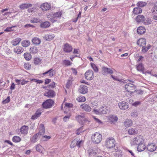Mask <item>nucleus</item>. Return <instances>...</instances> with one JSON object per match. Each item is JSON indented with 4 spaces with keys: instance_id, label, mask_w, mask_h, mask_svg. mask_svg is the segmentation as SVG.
Returning a JSON list of instances; mask_svg holds the SVG:
<instances>
[{
    "instance_id": "6e6552de",
    "label": "nucleus",
    "mask_w": 157,
    "mask_h": 157,
    "mask_svg": "<svg viewBox=\"0 0 157 157\" xmlns=\"http://www.w3.org/2000/svg\"><path fill=\"white\" fill-rule=\"evenodd\" d=\"M119 108L121 109L124 110L129 108L128 104L124 101H122L118 103Z\"/></svg>"
},
{
    "instance_id": "6e6d98bb",
    "label": "nucleus",
    "mask_w": 157,
    "mask_h": 157,
    "mask_svg": "<svg viewBox=\"0 0 157 157\" xmlns=\"http://www.w3.org/2000/svg\"><path fill=\"white\" fill-rule=\"evenodd\" d=\"M40 21V20L38 18H34L32 19L30 22L32 23H37Z\"/></svg>"
},
{
    "instance_id": "603ef678",
    "label": "nucleus",
    "mask_w": 157,
    "mask_h": 157,
    "mask_svg": "<svg viewBox=\"0 0 157 157\" xmlns=\"http://www.w3.org/2000/svg\"><path fill=\"white\" fill-rule=\"evenodd\" d=\"M91 65L95 72H97L98 71V68L95 64H94V63H91Z\"/></svg>"
},
{
    "instance_id": "9b49d317",
    "label": "nucleus",
    "mask_w": 157,
    "mask_h": 157,
    "mask_svg": "<svg viewBox=\"0 0 157 157\" xmlns=\"http://www.w3.org/2000/svg\"><path fill=\"white\" fill-rule=\"evenodd\" d=\"M81 108L86 112H90L91 110V108L89 105L86 103H83L80 106Z\"/></svg>"
},
{
    "instance_id": "f8f14e48",
    "label": "nucleus",
    "mask_w": 157,
    "mask_h": 157,
    "mask_svg": "<svg viewBox=\"0 0 157 157\" xmlns=\"http://www.w3.org/2000/svg\"><path fill=\"white\" fill-rule=\"evenodd\" d=\"M79 93L82 94H84L87 93L88 89L87 87L85 86H80L78 89Z\"/></svg>"
},
{
    "instance_id": "79ce46f5",
    "label": "nucleus",
    "mask_w": 157,
    "mask_h": 157,
    "mask_svg": "<svg viewBox=\"0 0 157 157\" xmlns=\"http://www.w3.org/2000/svg\"><path fill=\"white\" fill-rule=\"evenodd\" d=\"M142 47V51L143 52H145L150 48L151 46L150 44H148L146 47H145V46H143Z\"/></svg>"
},
{
    "instance_id": "2f4dec72",
    "label": "nucleus",
    "mask_w": 157,
    "mask_h": 157,
    "mask_svg": "<svg viewBox=\"0 0 157 157\" xmlns=\"http://www.w3.org/2000/svg\"><path fill=\"white\" fill-rule=\"evenodd\" d=\"M40 126L41 128L40 129L39 132L37 133H39L40 136L43 135L45 132L44 127V125L42 124H40Z\"/></svg>"
},
{
    "instance_id": "f704fd0d",
    "label": "nucleus",
    "mask_w": 157,
    "mask_h": 157,
    "mask_svg": "<svg viewBox=\"0 0 157 157\" xmlns=\"http://www.w3.org/2000/svg\"><path fill=\"white\" fill-rule=\"evenodd\" d=\"M30 42L29 40H23L21 43L22 45L24 47H27L30 44Z\"/></svg>"
},
{
    "instance_id": "2eb2a0df",
    "label": "nucleus",
    "mask_w": 157,
    "mask_h": 157,
    "mask_svg": "<svg viewBox=\"0 0 157 157\" xmlns=\"http://www.w3.org/2000/svg\"><path fill=\"white\" fill-rule=\"evenodd\" d=\"M40 8L43 10H47L51 8V5L47 3H44L40 6Z\"/></svg>"
},
{
    "instance_id": "7ed1b4c3",
    "label": "nucleus",
    "mask_w": 157,
    "mask_h": 157,
    "mask_svg": "<svg viewBox=\"0 0 157 157\" xmlns=\"http://www.w3.org/2000/svg\"><path fill=\"white\" fill-rule=\"evenodd\" d=\"M144 140L143 136H137L134 138L131 141V145H138L139 144L142 143H144Z\"/></svg>"
},
{
    "instance_id": "412c9836",
    "label": "nucleus",
    "mask_w": 157,
    "mask_h": 157,
    "mask_svg": "<svg viewBox=\"0 0 157 157\" xmlns=\"http://www.w3.org/2000/svg\"><path fill=\"white\" fill-rule=\"evenodd\" d=\"M40 138L39 133H36L32 137L30 138V141L33 143L36 142Z\"/></svg>"
},
{
    "instance_id": "bb28decb",
    "label": "nucleus",
    "mask_w": 157,
    "mask_h": 157,
    "mask_svg": "<svg viewBox=\"0 0 157 157\" xmlns=\"http://www.w3.org/2000/svg\"><path fill=\"white\" fill-rule=\"evenodd\" d=\"M32 43L36 45H39L41 43V41L40 39L37 37L33 38L32 40Z\"/></svg>"
},
{
    "instance_id": "0eeeda50",
    "label": "nucleus",
    "mask_w": 157,
    "mask_h": 157,
    "mask_svg": "<svg viewBox=\"0 0 157 157\" xmlns=\"http://www.w3.org/2000/svg\"><path fill=\"white\" fill-rule=\"evenodd\" d=\"M84 75L85 78L89 80L92 79L94 77L93 72L91 70H87L85 73Z\"/></svg>"
},
{
    "instance_id": "f257e3e1",
    "label": "nucleus",
    "mask_w": 157,
    "mask_h": 157,
    "mask_svg": "<svg viewBox=\"0 0 157 157\" xmlns=\"http://www.w3.org/2000/svg\"><path fill=\"white\" fill-rule=\"evenodd\" d=\"M62 15V13L60 12H58L53 13L51 12L49 13V14L47 15V17L50 18V20L52 23L56 21V19L59 18Z\"/></svg>"
},
{
    "instance_id": "49530a36",
    "label": "nucleus",
    "mask_w": 157,
    "mask_h": 157,
    "mask_svg": "<svg viewBox=\"0 0 157 157\" xmlns=\"http://www.w3.org/2000/svg\"><path fill=\"white\" fill-rule=\"evenodd\" d=\"M77 139H75L72 142L71 144L70 145L71 147V148H73L76 146H77Z\"/></svg>"
},
{
    "instance_id": "680f3d73",
    "label": "nucleus",
    "mask_w": 157,
    "mask_h": 157,
    "mask_svg": "<svg viewBox=\"0 0 157 157\" xmlns=\"http://www.w3.org/2000/svg\"><path fill=\"white\" fill-rule=\"evenodd\" d=\"M88 154L89 155L92 156L95 154V152H94V151L92 150H89L88 151Z\"/></svg>"
},
{
    "instance_id": "774afa93",
    "label": "nucleus",
    "mask_w": 157,
    "mask_h": 157,
    "mask_svg": "<svg viewBox=\"0 0 157 157\" xmlns=\"http://www.w3.org/2000/svg\"><path fill=\"white\" fill-rule=\"evenodd\" d=\"M91 104V106L94 108H95V106H97L98 105V103L96 102L95 101L92 102Z\"/></svg>"
},
{
    "instance_id": "a18cd8bd",
    "label": "nucleus",
    "mask_w": 157,
    "mask_h": 157,
    "mask_svg": "<svg viewBox=\"0 0 157 157\" xmlns=\"http://www.w3.org/2000/svg\"><path fill=\"white\" fill-rule=\"evenodd\" d=\"M30 52L35 54L38 52V50L36 47H33L30 48Z\"/></svg>"
},
{
    "instance_id": "dca6fc26",
    "label": "nucleus",
    "mask_w": 157,
    "mask_h": 157,
    "mask_svg": "<svg viewBox=\"0 0 157 157\" xmlns=\"http://www.w3.org/2000/svg\"><path fill=\"white\" fill-rule=\"evenodd\" d=\"M109 108L106 106L102 107L100 109V111L101 114H106L109 112Z\"/></svg>"
},
{
    "instance_id": "09e8293b",
    "label": "nucleus",
    "mask_w": 157,
    "mask_h": 157,
    "mask_svg": "<svg viewBox=\"0 0 157 157\" xmlns=\"http://www.w3.org/2000/svg\"><path fill=\"white\" fill-rule=\"evenodd\" d=\"M73 106L72 104L70 103H65V105L64 108V109L68 108V110H69V109L72 108Z\"/></svg>"
},
{
    "instance_id": "a211bd4d",
    "label": "nucleus",
    "mask_w": 157,
    "mask_h": 157,
    "mask_svg": "<svg viewBox=\"0 0 157 157\" xmlns=\"http://www.w3.org/2000/svg\"><path fill=\"white\" fill-rule=\"evenodd\" d=\"M147 147L144 143H140L138 144L137 150L138 151L141 152L144 151Z\"/></svg>"
},
{
    "instance_id": "de8ad7c7",
    "label": "nucleus",
    "mask_w": 157,
    "mask_h": 157,
    "mask_svg": "<svg viewBox=\"0 0 157 157\" xmlns=\"http://www.w3.org/2000/svg\"><path fill=\"white\" fill-rule=\"evenodd\" d=\"M12 140L14 142H19L21 140V139L19 136H15L13 138Z\"/></svg>"
},
{
    "instance_id": "9d476101",
    "label": "nucleus",
    "mask_w": 157,
    "mask_h": 157,
    "mask_svg": "<svg viewBox=\"0 0 157 157\" xmlns=\"http://www.w3.org/2000/svg\"><path fill=\"white\" fill-rule=\"evenodd\" d=\"M156 148V145L154 144H149L147 147V150L150 152H153L155 151Z\"/></svg>"
},
{
    "instance_id": "0e129e2a",
    "label": "nucleus",
    "mask_w": 157,
    "mask_h": 157,
    "mask_svg": "<svg viewBox=\"0 0 157 157\" xmlns=\"http://www.w3.org/2000/svg\"><path fill=\"white\" fill-rule=\"evenodd\" d=\"M140 102L139 101H137L133 103L132 105L134 106H137L140 104Z\"/></svg>"
},
{
    "instance_id": "e2e57ef3",
    "label": "nucleus",
    "mask_w": 157,
    "mask_h": 157,
    "mask_svg": "<svg viewBox=\"0 0 157 157\" xmlns=\"http://www.w3.org/2000/svg\"><path fill=\"white\" fill-rule=\"evenodd\" d=\"M41 114V112L40 111L37 110L35 113V116H36L38 117L40 116Z\"/></svg>"
},
{
    "instance_id": "37998d69",
    "label": "nucleus",
    "mask_w": 157,
    "mask_h": 157,
    "mask_svg": "<svg viewBox=\"0 0 157 157\" xmlns=\"http://www.w3.org/2000/svg\"><path fill=\"white\" fill-rule=\"evenodd\" d=\"M146 4V2L142 1L138 2L136 4L137 6L139 7H144L145 6Z\"/></svg>"
},
{
    "instance_id": "c9c22d12",
    "label": "nucleus",
    "mask_w": 157,
    "mask_h": 157,
    "mask_svg": "<svg viewBox=\"0 0 157 157\" xmlns=\"http://www.w3.org/2000/svg\"><path fill=\"white\" fill-rule=\"evenodd\" d=\"M128 132L129 134L131 135L137 134L138 131L136 128H131L128 129Z\"/></svg>"
},
{
    "instance_id": "3c124183",
    "label": "nucleus",
    "mask_w": 157,
    "mask_h": 157,
    "mask_svg": "<svg viewBox=\"0 0 157 157\" xmlns=\"http://www.w3.org/2000/svg\"><path fill=\"white\" fill-rule=\"evenodd\" d=\"M71 114L70 113H69L68 114L63 117V121L65 122H67V121H68L71 117Z\"/></svg>"
},
{
    "instance_id": "5701e85b",
    "label": "nucleus",
    "mask_w": 157,
    "mask_h": 157,
    "mask_svg": "<svg viewBox=\"0 0 157 157\" xmlns=\"http://www.w3.org/2000/svg\"><path fill=\"white\" fill-rule=\"evenodd\" d=\"M55 37L54 34H47L45 35L44 38L46 40H50L53 39Z\"/></svg>"
},
{
    "instance_id": "4d7b16f0",
    "label": "nucleus",
    "mask_w": 157,
    "mask_h": 157,
    "mask_svg": "<svg viewBox=\"0 0 157 157\" xmlns=\"http://www.w3.org/2000/svg\"><path fill=\"white\" fill-rule=\"evenodd\" d=\"M10 101V96H8L5 100H3L2 103L3 104H5L9 103Z\"/></svg>"
},
{
    "instance_id": "58836bf2",
    "label": "nucleus",
    "mask_w": 157,
    "mask_h": 157,
    "mask_svg": "<svg viewBox=\"0 0 157 157\" xmlns=\"http://www.w3.org/2000/svg\"><path fill=\"white\" fill-rule=\"evenodd\" d=\"M14 51L17 54H21L23 52L22 48L21 47H17L14 49Z\"/></svg>"
},
{
    "instance_id": "f03ea898",
    "label": "nucleus",
    "mask_w": 157,
    "mask_h": 157,
    "mask_svg": "<svg viewBox=\"0 0 157 157\" xmlns=\"http://www.w3.org/2000/svg\"><path fill=\"white\" fill-rule=\"evenodd\" d=\"M91 138L92 142L95 144L99 143L102 139L101 135L100 133L98 132H96L93 134L91 136Z\"/></svg>"
},
{
    "instance_id": "c756f323",
    "label": "nucleus",
    "mask_w": 157,
    "mask_h": 157,
    "mask_svg": "<svg viewBox=\"0 0 157 157\" xmlns=\"http://www.w3.org/2000/svg\"><path fill=\"white\" fill-rule=\"evenodd\" d=\"M21 40V39L20 38H17L13 40L11 43L13 45L16 46L18 44Z\"/></svg>"
},
{
    "instance_id": "393cba45",
    "label": "nucleus",
    "mask_w": 157,
    "mask_h": 157,
    "mask_svg": "<svg viewBox=\"0 0 157 157\" xmlns=\"http://www.w3.org/2000/svg\"><path fill=\"white\" fill-rule=\"evenodd\" d=\"M32 6V4L29 3H24L22 4L19 6V8L21 9L24 10L31 7Z\"/></svg>"
},
{
    "instance_id": "ddd939ff",
    "label": "nucleus",
    "mask_w": 157,
    "mask_h": 157,
    "mask_svg": "<svg viewBox=\"0 0 157 157\" xmlns=\"http://www.w3.org/2000/svg\"><path fill=\"white\" fill-rule=\"evenodd\" d=\"M72 49L71 46L68 44H66L64 45L63 50L65 52H70L72 51Z\"/></svg>"
},
{
    "instance_id": "4468645a",
    "label": "nucleus",
    "mask_w": 157,
    "mask_h": 157,
    "mask_svg": "<svg viewBox=\"0 0 157 157\" xmlns=\"http://www.w3.org/2000/svg\"><path fill=\"white\" fill-rule=\"evenodd\" d=\"M44 95L49 98H53L55 95V93L53 90H50L48 92L45 93Z\"/></svg>"
},
{
    "instance_id": "052dcab7",
    "label": "nucleus",
    "mask_w": 157,
    "mask_h": 157,
    "mask_svg": "<svg viewBox=\"0 0 157 157\" xmlns=\"http://www.w3.org/2000/svg\"><path fill=\"white\" fill-rule=\"evenodd\" d=\"M152 11L154 14H157V7L155 5Z\"/></svg>"
},
{
    "instance_id": "a878e982",
    "label": "nucleus",
    "mask_w": 157,
    "mask_h": 157,
    "mask_svg": "<svg viewBox=\"0 0 157 157\" xmlns=\"http://www.w3.org/2000/svg\"><path fill=\"white\" fill-rule=\"evenodd\" d=\"M142 10L140 7L134 8L133 10V13L134 14H137L142 13Z\"/></svg>"
},
{
    "instance_id": "cd10ccee",
    "label": "nucleus",
    "mask_w": 157,
    "mask_h": 157,
    "mask_svg": "<svg viewBox=\"0 0 157 157\" xmlns=\"http://www.w3.org/2000/svg\"><path fill=\"white\" fill-rule=\"evenodd\" d=\"M36 151L40 153H42L43 152L44 148L41 145L37 144L35 146Z\"/></svg>"
},
{
    "instance_id": "ea45409f",
    "label": "nucleus",
    "mask_w": 157,
    "mask_h": 157,
    "mask_svg": "<svg viewBox=\"0 0 157 157\" xmlns=\"http://www.w3.org/2000/svg\"><path fill=\"white\" fill-rule=\"evenodd\" d=\"M132 124V122L131 120H126L124 122V125L126 127H129Z\"/></svg>"
},
{
    "instance_id": "aec40b11",
    "label": "nucleus",
    "mask_w": 157,
    "mask_h": 157,
    "mask_svg": "<svg viewBox=\"0 0 157 157\" xmlns=\"http://www.w3.org/2000/svg\"><path fill=\"white\" fill-rule=\"evenodd\" d=\"M108 119L110 122L114 123L117 121L118 118L115 115H110L108 117Z\"/></svg>"
},
{
    "instance_id": "72a5a7b5",
    "label": "nucleus",
    "mask_w": 157,
    "mask_h": 157,
    "mask_svg": "<svg viewBox=\"0 0 157 157\" xmlns=\"http://www.w3.org/2000/svg\"><path fill=\"white\" fill-rule=\"evenodd\" d=\"M84 116L83 114H82V115H78L75 117V118L78 122L80 123V121H82L83 120H84Z\"/></svg>"
},
{
    "instance_id": "6ab92c4d",
    "label": "nucleus",
    "mask_w": 157,
    "mask_h": 157,
    "mask_svg": "<svg viewBox=\"0 0 157 157\" xmlns=\"http://www.w3.org/2000/svg\"><path fill=\"white\" fill-rule=\"evenodd\" d=\"M48 73H49V76L52 77L55 74V71L52 68L50 69L46 72L43 73V75H45Z\"/></svg>"
},
{
    "instance_id": "c85d7f7f",
    "label": "nucleus",
    "mask_w": 157,
    "mask_h": 157,
    "mask_svg": "<svg viewBox=\"0 0 157 157\" xmlns=\"http://www.w3.org/2000/svg\"><path fill=\"white\" fill-rule=\"evenodd\" d=\"M50 25V23L48 21H45L40 25L41 28L44 29L48 27Z\"/></svg>"
},
{
    "instance_id": "e433bc0d",
    "label": "nucleus",
    "mask_w": 157,
    "mask_h": 157,
    "mask_svg": "<svg viewBox=\"0 0 157 157\" xmlns=\"http://www.w3.org/2000/svg\"><path fill=\"white\" fill-rule=\"evenodd\" d=\"M42 59L38 57L35 58L34 59L33 62L36 65H38L41 63Z\"/></svg>"
},
{
    "instance_id": "473e14b6",
    "label": "nucleus",
    "mask_w": 157,
    "mask_h": 157,
    "mask_svg": "<svg viewBox=\"0 0 157 157\" xmlns=\"http://www.w3.org/2000/svg\"><path fill=\"white\" fill-rule=\"evenodd\" d=\"M144 17L142 15H138L136 17V21L138 22H143L144 20Z\"/></svg>"
},
{
    "instance_id": "b1692460",
    "label": "nucleus",
    "mask_w": 157,
    "mask_h": 157,
    "mask_svg": "<svg viewBox=\"0 0 157 157\" xmlns=\"http://www.w3.org/2000/svg\"><path fill=\"white\" fill-rule=\"evenodd\" d=\"M137 32L140 34H144L146 31V29L143 26L139 27L137 29Z\"/></svg>"
},
{
    "instance_id": "338daca9",
    "label": "nucleus",
    "mask_w": 157,
    "mask_h": 157,
    "mask_svg": "<svg viewBox=\"0 0 157 157\" xmlns=\"http://www.w3.org/2000/svg\"><path fill=\"white\" fill-rule=\"evenodd\" d=\"M138 113L136 112H133L131 113L132 116L134 117H136L137 116Z\"/></svg>"
},
{
    "instance_id": "f3484780",
    "label": "nucleus",
    "mask_w": 157,
    "mask_h": 157,
    "mask_svg": "<svg viewBox=\"0 0 157 157\" xmlns=\"http://www.w3.org/2000/svg\"><path fill=\"white\" fill-rule=\"evenodd\" d=\"M137 44L140 46H145L146 44V39L145 38H140L138 40Z\"/></svg>"
},
{
    "instance_id": "39448f33",
    "label": "nucleus",
    "mask_w": 157,
    "mask_h": 157,
    "mask_svg": "<svg viewBox=\"0 0 157 157\" xmlns=\"http://www.w3.org/2000/svg\"><path fill=\"white\" fill-rule=\"evenodd\" d=\"M125 89L126 91L130 93H132L136 90V86L132 84L128 83L125 86Z\"/></svg>"
},
{
    "instance_id": "4c0bfd02",
    "label": "nucleus",
    "mask_w": 157,
    "mask_h": 157,
    "mask_svg": "<svg viewBox=\"0 0 157 157\" xmlns=\"http://www.w3.org/2000/svg\"><path fill=\"white\" fill-rule=\"evenodd\" d=\"M142 22L144 25H149L151 24V20L149 18H144V20H143Z\"/></svg>"
},
{
    "instance_id": "864d4df0",
    "label": "nucleus",
    "mask_w": 157,
    "mask_h": 157,
    "mask_svg": "<svg viewBox=\"0 0 157 157\" xmlns=\"http://www.w3.org/2000/svg\"><path fill=\"white\" fill-rule=\"evenodd\" d=\"M111 77L114 80L118 81L120 82H124V80L123 79H120L118 78L117 77L114 76L113 75H111Z\"/></svg>"
},
{
    "instance_id": "c03bdc74",
    "label": "nucleus",
    "mask_w": 157,
    "mask_h": 157,
    "mask_svg": "<svg viewBox=\"0 0 157 157\" xmlns=\"http://www.w3.org/2000/svg\"><path fill=\"white\" fill-rule=\"evenodd\" d=\"M24 58L27 60H30L32 58L31 55L30 53H26L24 55Z\"/></svg>"
},
{
    "instance_id": "7c9ffc66",
    "label": "nucleus",
    "mask_w": 157,
    "mask_h": 157,
    "mask_svg": "<svg viewBox=\"0 0 157 157\" xmlns=\"http://www.w3.org/2000/svg\"><path fill=\"white\" fill-rule=\"evenodd\" d=\"M136 68L138 71L144 73V68L142 63H140L137 66Z\"/></svg>"
},
{
    "instance_id": "5fc2aeb1",
    "label": "nucleus",
    "mask_w": 157,
    "mask_h": 157,
    "mask_svg": "<svg viewBox=\"0 0 157 157\" xmlns=\"http://www.w3.org/2000/svg\"><path fill=\"white\" fill-rule=\"evenodd\" d=\"M24 66V68L27 70H29L31 68V65L29 63H25Z\"/></svg>"
},
{
    "instance_id": "4be33fe9",
    "label": "nucleus",
    "mask_w": 157,
    "mask_h": 157,
    "mask_svg": "<svg viewBox=\"0 0 157 157\" xmlns=\"http://www.w3.org/2000/svg\"><path fill=\"white\" fill-rule=\"evenodd\" d=\"M29 127L25 125L22 126L21 128V132L22 134H26L28 133Z\"/></svg>"
},
{
    "instance_id": "20e7f679",
    "label": "nucleus",
    "mask_w": 157,
    "mask_h": 157,
    "mask_svg": "<svg viewBox=\"0 0 157 157\" xmlns=\"http://www.w3.org/2000/svg\"><path fill=\"white\" fill-rule=\"evenodd\" d=\"M115 141L113 137H109L106 139L105 145L108 149L113 148L115 147Z\"/></svg>"
},
{
    "instance_id": "8fccbe9b",
    "label": "nucleus",
    "mask_w": 157,
    "mask_h": 157,
    "mask_svg": "<svg viewBox=\"0 0 157 157\" xmlns=\"http://www.w3.org/2000/svg\"><path fill=\"white\" fill-rule=\"evenodd\" d=\"M63 64L66 66H69L71 65L72 63L68 60H65L63 61Z\"/></svg>"
},
{
    "instance_id": "a19ab883",
    "label": "nucleus",
    "mask_w": 157,
    "mask_h": 157,
    "mask_svg": "<svg viewBox=\"0 0 157 157\" xmlns=\"http://www.w3.org/2000/svg\"><path fill=\"white\" fill-rule=\"evenodd\" d=\"M76 100L77 101L79 102H82L85 101L86 100V99L84 96H80L77 98Z\"/></svg>"
},
{
    "instance_id": "69168bd1",
    "label": "nucleus",
    "mask_w": 157,
    "mask_h": 157,
    "mask_svg": "<svg viewBox=\"0 0 157 157\" xmlns=\"http://www.w3.org/2000/svg\"><path fill=\"white\" fill-rule=\"evenodd\" d=\"M81 129L82 128H79L76 131V134L78 135L80 134L82 131V129Z\"/></svg>"
},
{
    "instance_id": "1a4fd4ad",
    "label": "nucleus",
    "mask_w": 157,
    "mask_h": 157,
    "mask_svg": "<svg viewBox=\"0 0 157 157\" xmlns=\"http://www.w3.org/2000/svg\"><path fill=\"white\" fill-rule=\"evenodd\" d=\"M102 73L104 75H106L108 74H112L113 71L110 68L104 67L102 68Z\"/></svg>"
},
{
    "instance_id": "423d86ee",
    "label": "nucleus",
    "mask_w": 157,
    "mask_h": 157,
    "mask_svg": "<svg viewBox=\"0 0 157 157\" xmlns=\"http://www.w3.org/2000/svg\"><path fill=\"white\" fill-rule=\"evenodd\" d=\"M54 103V101L52 100L48 99L43 103L42 106L45 109L49 108L52 106Z\"/></svg>"
},
{
    "instance_id": "bf43d9fd",
    "label": "nucleus",
    "mask_w": 157,
    "mask_h": 157,
    "mask_svg": "<svg viewBox=\"0 0 157 157\" xmlns=\"http://www.w3.org/2000/svg\"><path fill=\"white\" fill-rule=\"evenodd\" d=\"M83 143V141L82 140H78V139H77V146L79 147L81 146L82 144Z\"/></svg>"
},
{
    "instance_id": "13d9d810",
    "label": "nucleus",
    "mask_w": 157,
    "mask_h": 157,
    "mask_svg": "<svg viewBox=\"0 0 157 157\" xmlns=\"http://www.w3.org/2000/svg\"><path fill=\"white\" fill-rule=\"evenodd\" d=\"M16 26H13L10 27H7L6 29L4 30V31L6 32H9L13 31V30L12 29L13 28L16 27Z\"/></svg>"
}]
</instances>
